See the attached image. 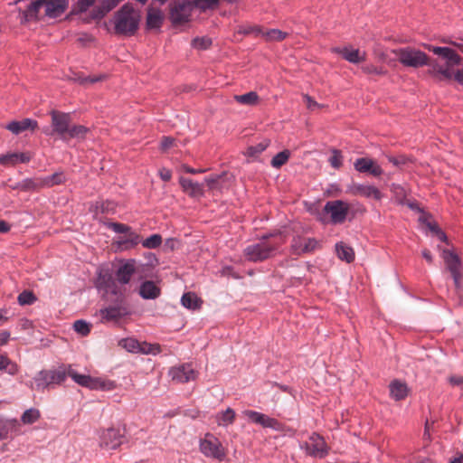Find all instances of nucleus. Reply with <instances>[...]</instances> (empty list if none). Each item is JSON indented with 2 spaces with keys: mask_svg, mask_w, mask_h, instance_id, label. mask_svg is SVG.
<instances>
[{
  "mask_svg": "<svg viewBox=\"0 0 463 463\" xmlns=\"http://www.w3.org/2000/svg\"><path fill=\"white\" fill-rule=\"evenodd\" d=\"M169 376L172 381L177 383H185L194 381L198 376V372L194 369L191 364H183L172 367L169 370Z\"/></svg>",
  "mask_w": 463,
  "mask_h": 463,
  "instance_id": "14",
  "label": "nucleus"
},
{
  "mask_svg": "<svg viewBox=\"0 0 463 463\" xmlns=\"http://www.w3.org/2000/svg\"><path fill=\"white\" fill-rule=\"evenodd\" d=\"M387 158H388V161L390 163H392L395 166L403 165L408 161V158L405 156H403V155H401V156H388Z\"/></svg>",
  "mask_w": 463,
  "mask_h": 463,
  "instance_id": "57",
  "label": "nucleus"
},
{
  "mask_svg": "<svg viewBox=\"0 0 463 463\" xmlns=\"http://www.w3.org/2000/svg\"><path fill=\"white\" fill-rule=\"evenodd\" d=\"M162 243V237L159 234H153L142 241L143 247L146 249H156Z\"/></svg>",
  "mask_w": 463,
  "mask_h": 463,
  "instance_id": "48",
  "label": "nucleus"
},
{
  "mask_svg": "<svg viewBox=\"0 0 463 463\" xmlns=\"http://www.w3.org/2000/svg\"><path fill=\"white\" fill-rule=\"evenodd\" d=\"M180 184L183 190L190 196H201L203 194V184L194 182L192 179L182 177L180 178Z\"/></svg>",
  "mask_w": 463,
  "mask_h": 463,
  "instance_id": "26",
  "label": "nucleus"
},
{
  "mask_svg": "<svg viewBox=\"0 0 463 463\" xmlns=\"http://www.w3.org/2000/svg\"><path fill=\"white\" fill-rule=\"evenodd\" d=\"M36 128L37 122L30 118H24L21 121H12L6 126V128L15 135H18L27 129L33 130Z\"/></svg>",
  "mask_w": 463,
  "mask_h": 463,
  "instance_id": "27",
  "label": "nucleus"
},
{
  "mask_svg": "<svg viewBox=\"0 0 463 463\" xmlns=\"http://www.w3.org/2000/svg\"><path fill=\"white\" fill-rule=\"evenodd\" d=\"M20 424L16 419L0 418V439L7 438L9 433L18 431Z\"/></svg>",
  "mask_w": 463,
  "mask_h": 463,
  "instance_id": "30",
  "label": "nucleus"
},
{
  "mask_svg": "<svg viewBox=\"0 0 463 463\" xmlns=\"http://www.w3.org/2000/svg\"><path fill=\"white\" fill-rule=\"evenodd\" d=\"M392 52L399 61L407 67L419 68L430 64V59L427 54L414 48H400L393 50Z\"/></svg>",
  "mask_w": 463,
  "mask_h": 463,
  "instance_id": "6",
  "label": "nucleus"
},
{
  "mask_svg": "<svg viewBox=\"0 0 463 463\" xmlns=\"http://www.w3.org/2000/svg\"><path fill=\"white\" fill-rule=\"evenodd\" d=\"M200 449L206 457L222 460L225 457V450L220 440L213 435L206 437L200 443Z\"/></svg>",
  "mask_w": 463,
  "mask_h": 463,
  "instance_id": "13",
  "label": "nucleus"
},
{
  "mask_svg": "<svg viewBox=\"0 0 463 463\" xmlns=\"http://www.w3.org/2000/svg\"><path fill=\"white\" fill-rule=\"evenodd\" d=\"M234 419L235 411L231 408H228L226 411L218 413L216 416L217 423L220 426H227L232 424L233 423Z\"/></svg>",
  "mask_w": 463,
  "mask_h": 463,
  "instance_id": "38",
  "label": "nucleus"
},
{
  "mask_svg": "<svg viewBox=\"0 0 463 463\" xmlns=\"http://www.w3.org/2000/svg\"><path fill=\"white\" fill-rule=\"evenodd\" d=\"M140 242V235L133 232L131 229L129 230V232L120 236L118 240V244L122 250L132 249L138 245Z\"/></svg>",
  "mask_w": 463,
  "mask_h": 463,
  "instance_id": "25",
  "label": "nucleus"
},
{
  "mask_svg": "<svg viewBox=\"0 0 463 463\" xmlns=\"http://www.w3.org/2000/svg\"><path fill=\"white\" fill-rule=\"evenodd\" d=\"M140 18L139 11L128 4L124 5L115 14V32L123 35L134 34L138 28Z\"/></svg>",
  "mask_w": 463,
  "mask_h": 463,
  "instance_id": "3",
  "label": "nucleus"
},
{
  "mask_svg": "<svg viewBox=\"0 0 463 463\" xmlns=\"http://www.w3.org/2000/svg\"><path fill=\"white\" fill-rule=\"evenodd\" d=\"M335 250L340 260L350 263L354 260V250L343 242L336 243Z\"/></svg>",
  "mask_w": 463,
  "mask_h": 463,
  "instance_id": "32",
  "label": "nucleus"
},
{
  "mask_svg": "<svg viewBox=\"0 0 463 463\" xmlns=\"http://www.w3.org/2000/svg\"><path fill=\"white\" fill-rule=\"evenodd\" d=\"M263 428H270L278 430L280 429V423L276 419L268 416Z\"/></svg>",
  "mask_w": 463,
  "mask_h": 463,
  "instance_id": "62",
  "label": "nucleus"
},
{
  "mask_svg": "<svg viewBox=\"0 0 463 463\" xmlns=\"http://www.w3.org/2000/svg\"><path fill=\"white\" fill-rule=\"evenodd\" d=\"M43 188L41 177L35 178H26L20 182V190L21 191H33Z\"/></svg>",
  "mask_w": 463,
  "mask_h": 463,
  "instance_id": "39",
  "label": "nucleus"
},
{
  "mask_svg": "<svg viewBox=\"0 0 463 463\" xmlns=\"http://www.w3.org/2000/svg\"><path fill=\"white\" fill-rule=\"evenodd\" d=\"M362 71L367 74L383 75L385 73V71H383V68L376 67L373 64H366L362 66Z\"/></svg>",
  "mask_w": 463,
  "mask_h": 463,
  "instance_id": "54",
  "label": "nucleus"
},
{
  "mask_svg": "<svg viewBox=\"0 0 463 463\" xmlns=\"http://www.w3.org/2000/svg\"><path fill=\"white\" fill-rule=\"evenodd\" d=\"M164 16L159 9L149 7L146 14V26L149 29L160 28L163 24Z\"/></svg>",
  "mask_w": 463,
  "mask_h": 463,
  "instance_id": "29",
  "label": "nucleus"
},
{
  "mask_svg": "<svg viewBox=\"0 0 463 463\" xmlns=\"http://www.w3.org/2000/svg\"><path fill=\"white\" fill-rule=\"evenodd\" d=\"M95 1L96 0H79L77 4L78 11L81 13L87 11Z\"/></svg>",
  "mask_w": 463,
  "mask_h": 463,
  "instance_id": "60",
  "label": "nucleus"
},
{
  "mask_svg": "<svg viewBox=\"0 0 463 463\" xmlns=\"http://www.w3.org/2000/svg\"><path fill=\"white\" fill-rule=\"evenodd\" d=\"M347 193L351 194L352 195L373 198L375 200H381L383 196L380 190L375 186L361 184H351L347 189Z\"/></svg>",
  "mask_w": 463,
  "mask_h": 463,
  "instance_id": "16",
  "label": "nucleus"
},
{
  "mask_svg": "<svg viewBox=\"0 0 463 463\" xmlns=\"http://www.w3.org/2000/svg\"><path fill=\"white\" fill-rule=\"evenodd\" d=\"M320 248V242L315 238L301 235L294 236L290 244V253L300 256L314 252Z\"/></svg>",
  "mask_w": 463,
  "mask_h": 463,
  "instance_id": "11",
  "label": "nucleus"
},
{
  "mask_svg": "<svg viewBox=\"0 0 463 463\" xmlns=\"http://www.w3.org/2000/svg\"><path fill=\"white\" fill-rule=\"evenodd\" d=\"M124 437L119 430L108 429L100 436V446L107 449H116L123 443Z\"/></svg>",
  "mask_w": 463,
  "mask_h": 463,
  "instance_id": "15",
  "label": "nucleus"
},
{
  "mask_svg": "<svg viewBox=\"0 0 463 463\" xmlns=\"http://www.w3.org/2000/svg\"><path fill=\"white\" fill-rule=\"evenodd\" d=\"M32 159L30 152H11L0 156V165L4 166H14L20 163H28Z\"/></svg>",
  "mask_w": 463,
  "mask_h": 463,
  "instance_id": "18",
  "label": "nucleus"
},
{
  "mask_svg": "<svg viewBox=\"0 0 463 463\" xmlns=\"http://www.w3.org/2000/svg\"><path fill=\"white\" fill-rule=\"evenodd\" d=\"M49 389L62 383L67 378V366H61L54 370H44Z\"/></svg>",
  "mask_w": 463,
  "mask_h": 463,
  "instance_id": "21",
  "label": "nucleus"
},
{
  "mask_svg": "<svg viewBox=\"0 0 463 463\" xmlns=\"http://www.w3.org/2000/svg\"><path fill=\"white\" fill-rule=\"evenodd\" d=\"M284 242L285 239L280 232L268 233L263 235L260 241L247 246L243 253L249 261H263L273 257Z\"/></svg>",
  "mask_w": 463,
  "mask_h": 463,
  "instance_id": "2",
  "label": "nucleus"
},
{
  "mask_svg": "<svg viewBox=\"0 0 463 463\" xmlns=\"http://www.w3.org/2000/svg\"><path fill=\"white\" fill-rule=\"evenodd\" d=\"M392 191L394 193L395 196L400 200L401 203H405L406 191L405 189L399 184H392Z\"/></svg>",
  "mask_w": 463,
  "mask_h": 463,
  "instance_id": "55",
  "label": "nucleus"
},
{
  "mask_svg": "<svg viewBox=\"0 0 463 463\" xmlns=\"http://www.w3.org/2000/svg\"><path fill=\"white\" fill-rule=\"evenodd\" d=\"M128 314L126 307L122 306H112L100 310L102 321H118Z\"/></svg>",
  "mask_w": 463,
  "mask_h": 463,
  "instance_id": "23",
  "label": "nucleus"
},
{
  "mask_svg": "<svg viewBox=\"0 0 463 463\" xmlns=\"http://www.w3.org/2000/svg\"><path fill=\"white\" fill-rule=\"evenodd\" d=\"M73 328L83 336L88 335L90 332V325L85 320H76L73 324Z\"/></svg>",
  "mask_w": 463,
  "mask_h": 463,
  "instance_id": "51",
  "label": "nucleus"
},
{
  "mask_svg": "<svg viewBox=\"0 0 463 463\" xmlns=\"http://www.w3.org/2000/svg\"><path fill=\"white\" fill-rule=\"evenodd\" d=\"M6 373L11 375H14L18 372V366L15 363L12 362L8 357L5 360L4 369Z\"/></svg>",
  "mask_w": 463,
  "mask_h": 463,
  "instance_id": "56",
  "label": "nucleus"
},
{
  "mask_svg": "<svg viewBox=\"0 0 463 463\" xmlns=\"http://www.w3.org/2000/svg\"><path fill=\"white\" fill-rule=\"evenodd\" d=\"M67 5L68 0H35L29 5L26 15L36 17L43 9L45 15L57 17L65 11Z\"/></svg>",
  "mask_w": 463,
  "mask_h": 463,
  "instance_id": "5",
  "label": "nucleus"
},
{
  "mask_svg": "<svg viewBox=\"0 0 463 463\" xmlns=\"http://www.w3.org/2000/svg\"><path fill=\"white\" fill-rule=\"evenodd\" d=\"M263 28L259 25H241L239 27L237 33L243 35H254L255 37L261 36L262 37Z\"/></svg>",
  "mask_w": 463,
  "mask_h": 463,
  "instance_id": "42",
  "label": "nucleus"
},
{
  "mask_svg": "<svg viewBox=\"0 0 463 463\" xmlns=\"http://www.w3.org/2000/svg\"><path fill=\"white\" fill-rule=\"evenodd\" d=\"M174 139L169 137H164L161 141V147L163 150L170 148L174 144Z\"/></svg>",
  "mask_w": 463,
  "mask_h": 463,
  "instance_id": "64",
  "label": "nucleus"
},
{
  "mask_svg": "<svg viewBox=\"0 0 463 463\" xmlns=\"http://www.w3.org/2000/svg\"><path fill=\"white\" fill-rule=\"evenodd\" d=\"M333 52L339 53L343 58L351 63H359L365 60V52H361L358 49H352L349 47L339 48L335 47L332 49Z\"/></svg>",
  "mask_w": 463,
  "mask_h": 463,
  "instance_id": "20",
  "label": "nucleus"
},
{
  "mask_svg": "<svg viewBox=\"0 0 463 463\" xmlns=\"http://www.w3.org/2000/svg\"><path fill=\"white\" fill-rule=\"evenodd\" d=\"M182 305L189 309H196L200 307L202 301L193 292L184 293L181 298Z\"/></svg>",
  "mask_w": 463,
  "mask_h": 463,
  "instance_id": "34",
  "label": "nucleus"
},
{
  "mask_svg": "<svg viewBox=\"0 0 463 463\" xmlns=\"http://www.w3.org/2000/svg\"><path fill=\"white\" fill-rule=\"evenodd\" d=\"M244 416H246L249 420H250L252 422L259 424L260 421V412L255 411H243Z\"/></svg>",
  "mask_w": 463,
  "mask_h": 463,
  "instance_id": "61",
  "label": "nucleus"
},
{
  "mask_svg": "<svg viewBox=\"0 0 463 463\" xmlns=\"http://www.w3.org/2000/svg\"><path fill=\"white\" fill-rule=\"evenodd\" d=\"M109 227L117 233H122L125 234L126 232H129L131 229L129 226L118 223V222H112L109 224Z\"/></svg>",
  "mask_w": 463,
  "mask_h": 463,
  "instance_id": "59",
  "label": "nucleus"
},
{
  "mask_svg": "<svg viewBox=\"0 0 463 463\" xmlns=\"http://www.w3.org/2000/svg\"><path fill=\"white\" fill-rule=\"evenodd\" d=\"M220 0H194L193 2L194 7L201 10L214 9L218 6Z\"/></svg>",
  "mask_w": 463,
  "mask_h": 463,
  "instance_id": "49",
  "label": "nucleus"
},
{
  "mask_svg": "<svg viewBox=\"0 0 463 463\" xmlns=\"http://www.w3.org/2000/svg\"><path fill=\"white\" fill-rule=\"evenodd\" d=\"M31 388L36 391L49 389L44 370L39 372L31 382Z\"/></svg>",
  "mask_w": 463,
  "mask_h": 463,
  "instance_id": "35",
  "label": "nucleus"
},
{
  "mask_svg": "<svg viewBox=\"0 0 463 463\" xmlns=\"http://www.w3.org/2000/svg\"><path fill=\"white\" fill-rule=\"evenodd\" d=\"M97 287L107 292L117 293V284L111 273L108 269H100L97 279Z\"/></svg>",
  "mask_w": 463,
  "mask_h": 463,
  "instance_id": "22",
  "label": "nucleus"
},
{
  "mask_svg": "<svg viewBox=\"0 0 463 463\" xmlns=\"http://www.w3.org/2000/svg\"><path fill=\"white\" fill-rule=\"evenodd\" d=\"M119 345H121L128 352L138 354V347L140 346V342L134 338H126L122 339L119 342Z\"/></svg>",
  "mask_w": 463,
  "mask_h": 463,
  "instance_id": "47",
  "label": "nucleus"
},
{
  "mask_svg": "<svg viewBox=\"0 0 463 463\" xmlns=\"http://www.w3.org/2000/svg\"><path fill=\"white\" fill-rule=\"evenodd\" d=\"M354 169L360 173H369L373 176H380L383 174L382 167L371 158L361 157L355 160Z\"/></svg>",
  "mask_w": 463,
  "mask_h": 463,
  "instance_id": "17",
  "label": "nucleus"
},
{
  "mask_svg": "<svg viewBox=\"0 0 463 463\" xmlns=\"http://www.w3.org/2000/svg\"><path fill=\"white\" fill-rule=\"evenodd\" d=\"M446 269L449 271L457 289H459L463 279V267L459 257L449 250H443L441 254Z\"/></svg>",
  "mask_w": 463,
  "mask_h": 463,
  "instance_id": "9",
  "label": "nucleus"
},
{
  "mask_svg": "<svg viewBox=\"0 0 463 463\" xmlns=\"http://www.w3.org/2000/svg\"><path fill=\"white\" fill-rule=\"evenodd\" d=\"M137 271V262L135 260H128L122 263L116 272V279L120 284H128L131 277Z\"/></svg>",
  "mask_w": 463,
  "mask_h": 463,
  "instance_id": "19",
  "label": "nucleus"
},
{
  "mask_svg": "<svg viewBox=\"0 0 463 463\" xmlns=\"http://www.w3.org/2000/svg\"><path fill=\"white\" fill-rule=\"evenodd\" d=\"M390 396L395 401L404 400L409 393L407 384L400 380H393L389 385Z\"/></svg>",
  "mask_w": 463,
  "mask_h": 463,
  "instance_id": "24",
  "label": "nucleus"
},
{
  "mask_svg": "<svg viewBox=\"0 0 463 463\" xmlns=\"http://www.w3.org/2000/svg\"><path fill=\"white\" fill-rule=\"evenodd\" d=\"M122 0H102L99 6L93 10L94 18L100 19L115 8Z\"/></svg>",
  "mask_w": 463,
  "mask_h": 463,
  "instance_id": "31",
  "label": "nucleus"
},
{
  "mask_svg": "<svg viewBox=\"0 0 463 463\" xmlns=\"http://www.w3.org/2000/svg\"><path fill=\"white\" fill-rule=\"evenodd\" d=\"M263 428H270L278 430L280 429V423L276 419L268 416Z\"/></svg>",
  "mask_w": 463,
  "mask_h": 463,
  "instance_id": "63",
  "label": "nucleus"
},
{
  "mask_svg": "<svg viewBox=\"0 0 463 463\" xmlns=\"http://www.w3.org/2000/svg\"><path fill=\"white\" fill-rule=\"evenodd\" d=\"M288 36V33L279 29H270L262 33V37L267 42H281Z\"/></svg>",
  "mask_w": 463,
  "mask_h": 463,
  "instance_id": "36",
  "label": "nucleus"
},
{
  "mask_svg": "<svg viewBox=\"0 0 463 463\" xmlns=\"http://www.w3.org/2000/svg\"><path fill=\"white\" fill-rule=\"evenodd\" d=\"M223 176V175H213L207 176L204 181L209 190H222Z\"/></svg>",
  "mask_w": 463,
  "mask_h": 463,
  "instance_id": "43",
  "label": "nucleus"
},
{
  "mask_svg": "<svg viewBox=\"0 0 463 463\" xmlns=\"http://www.w3.org/2000/svg\"><path fill=\"white\" fill-rule=\"evenodd\" d=\"M68 376H70L79 385L91 390L109 391L115 388V384L112 381L91 377L87 374H80L72 369L71 365L67 366V377Z\"/></svg>",
  "mask_w": 463,
  "mask_h": 463,
  "instance_id": "7",
  "label": "nucleus"
},
{
  "mask_svg": "<svg viewBox=\"0 0 463 463\" xmlns=\"http://www.w3.org/2000/svg\"><path fill=\"white\" fill-rule=\"evenodd\" d=\"M301 449H305L307 455L314 458H325L328 454V447L320 435L313 433L308 441L305 442L300 446Z\"/></svg>",
  "mask_w": 463,
  "mask_h": 463,
  "instance_id": "12",
  "label": "nucleus"
},
{
  "mask_svg": "<svg viewBox=\"0 0 463 463\" xmlns=\"http://www.w3.org/2000/svg\"><path fill=\"white\" fill-rule=\"evenodd\" d=\"M89 132V129L82 125H71L70 127L69 133L67 135L66 140L68 141L71 138H83L86 134Z\"/></svg>",
  "mask_w": 463,
  "mask_h": 463,
  "instance_id": "40",
  "label": "nucleus"
},
{
  "mask_svg": "<svg viewBox=\"0 0 463 463\" xmlns=\"http://www.w3.org/2000/svg\"><path fill=\"white\" fill-rule=\"evenodd\" d=\"M160 288L150 280L143 282L139 288V295L145 299H155L160 296Z\"/></svg>",
  "mask_w": 463,
  "mask_h": 463,
  "instance_id": "28",
  "label": "nucleus"
},
{
  "mask_svg": "<svg viewBox=\"0 0 463 463\" xmlns=\"http://www.w3.org/2000/svg\"><path fill=\"white\" fill-rule=\"evenodd\" d=\"M425 47L439 58V60H430V72L439 80H451L455 72L454 67L460 64L461 57L448 47L432 45H425Z\"/></svg>",
  "mask_w": 463,
  "mask_h": 463,
  "instance_id": "1",
  "label": "nucleus"
},
{
  "mask_svg": "<svg viewBox=\"0 0 463 463\" xmlns=\"http://www.w3.org/2000/svg\"><path fill=\"white\" fill-rule=\"evenodd\" d=\"M194 5L193 2L183 0L175 2L170 7V19L175 25H180L189 21Z\"/></svg>",
  "mask_w": 463,
  "mask_h": 463,
  "instance_id": "10",
  "label": "nucleus"
},
{
  "mask_svg": "<svg viewBox=\"0 0 463 463\" xmlns=\"http://www.w3.org/2000/svg\"><path fill=\"white\" fill-rule=\"evenodd\" d=\"M17 300L20 305L24 306L33 304L36 300V298L33 292L24 290L19 294Z\"/></svg>",
  "mask_w": 463,
  "mask_h": 463,
  "instance_id": "52",
  "label": "nucleus"
},
{
  "mask_svg": "<svg viewBox=\"0 0 463 463\" xmlns=\"http://www.w3.org/2000/svg\"><path fill=\"white\" fill-rule=\"evenodd\" d=\"M350 212V204L342 200L328 201L318 220L323 223L342 224Z\"/></svg>",
  "mask_w": 463,
  "mask_h": 463,
  "instance_id": "4",
  "label": "nucleus"
},
{
  "mask_svg": "<svg viewBox=\"0 0 463 463\" xmlns=\"http://www.w3.org/2000/svg\"><path fill=\"white\" fill-rule=\"evenodd\" d=\"M429 229L437 235L438 239L441 241H447V235L439 229V227L431 222L427 223Z\"/></svg>",
  "mask_w": 463,
  "mask_h": 463,
  "instance_id": "58",
  "label": "nucleus"
},
{
  "mask_svg": "<svg viewBox=\"0 0 463 463\" xmlns=\"http://www.w3.org/2000/svg\"><path fill=\"white\" fill-rule=\"evenodd\" d=\"M269 144L270 141L269 139H264L255 146H249L245 155L250 157H257L269 146Z\"/></svg>",
  "mask_w": 463,
  "mask_h": 463,
  "instance_id": "41",
  "label": "nucleus"
},
{
  "mask_svg": "<svg viewBox=\"0 0 463 463\" xmlns=\"http://www.w3.org/2000/svg\"><path fill=\"white\" fill-rule=\"evenodd\" d=\"M43 187H52L56 184H62L65 181L63 173H54L52 175L41 177Z\"/></svg>",
  "mask_w": 463,
  "mask_h": 463,
  "instance_id": "37",
  "label": "nucleus"
},
{
  "mask_svg": "<svg viewBox=\"0 0 463 463\" xmlns=\"http://www.w3.org/2000/svg\"><path fill=\"white\" fill-rule=\"evenodd\" d=\"M161 352V346L158 344L140 343L138 353L144 354H157Z\"/></svg>",
  "mask_w": 463,
  "mask_h": 463,
  "instance_id": "45",
  "label": "nucleus"
},
{
  "mask_svg": "<svg viewBox=\"0 0 463 463\" xmlns=\"http://www.w3.org/2000/svg\"><path fill=\"white\" fill-rule=\"evenodd\" d=\"M233 99L241 105L254 106L257 105L260 98L257 92L250 91L242 95H234Z\"/></svg>",
  "mask_w": 463,
  "mask_h": 463,
  "instance_id": "33",
  "label": "nucleus"
},
{
  "mask_svg": "<svg viewBox=\"0 0 463 463\" xmlns=\"http://www.w3.org/2000/svg\"><path fill=\"white\" fill-rule=\"evenodd\" d=\"M40 418V411L37 409L31 408L26 410L22 417L21 420L24 424H33Z\"/></svg>",
  "mask_w": 463,
  "mask_h": 463,
  "instance_id": "44",
  "label": "nucleus"
},
{
  "mask_svg": "<svg viewBox=\"0 0 463 463\" xmlns=\"http://www.w3.org/2000/svg\"><path fill=\"white\" fill-rule=\"evenodd\" d=\"M290 156L288 150H283L278 153L271 160V165L275 168H279L285 165Z\"/></svg>",
  "mask_w": 463,
  "mask_h": 463,
  "instance_id": "46",
  "label": "nucleus"
},
{
  "mask_svg": "<svg viewBox=\"0 0 463 463\" xmlns=\"http://www.w3.org/2000/svg\"><path fill=\"white\" fill-rule=\"evenodd\" d=\"M343 156L339 150L334 149L332 152V156L329 158L330 165L335 168L339 169L342 166Z\"/></svg>",
  "mask_w": 463,
  "mask_h": 463,
  "instance_id": "53",
  "label": "nucleus"
},
{
  "mask_svg": "<svg viewBox=\"0 0 463 463\" xmlns=\"http://www.w3.org/2000/svg\"><path fill=\"white\" fill-rule=\"evenodd\" d=\"M51 117L52 131L50 133L45 131V133L47 135H57L61 139L65 141L71 123V115L69 113L52 110Z\"/></svg>",
  "mask_w": 463,
  "mask_h": 463,
  "instance_id": "8",
  "label": "nucleus"
},
{
  "mask_svg": "<svg viewBox=\"0 0 463 463\" xmlns=\"http://www.w3.org/2000/svg\"><path fill=\"white\" fill-rule=\"evenodd\" d=\"M192 45L199 50H206L212 45V39L207 36L196 37L193 40Z\"/></svg>",
  "mask_w": 463,
  "mask_h": 463,
  "instance_id": "50",
  "label": "nucleus"
}]
</instances>
